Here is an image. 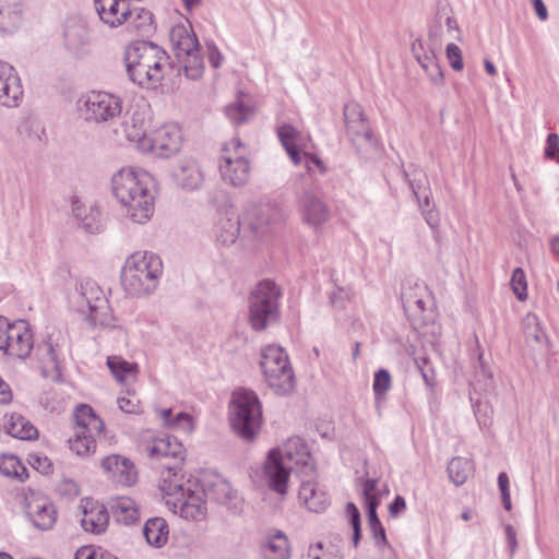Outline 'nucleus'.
I'll return each instance as SVG.
<instances>
[{
  "label": "nucleus",
  "instance_id": "1",
  "mask_svg": "<svg viewBox=\"0 0 559 559\" xmlns=\"http://www.w3.org/2000/svg\"><path fill=\"white\" fill-rule=\"evenodd\" d=\"M292 471L300 477L316 474L313 457L306 442L299 437H292L282 448L269 452L264 463L267 487L281 496L286 495Z\"/></svg>",
  "mask_w": 559,
  "mask_h": 559
},
{
  "label": "nucleus",
  "instance_id": "2",
  "mask_svg": "<svg viewBox=\"0 0 559 559\" xmlns=\"http://www.w3.org/2000/svg\"><path fill=\"white\" fill-rule=\"evenodd\" d=\"M111 190L134 223L150 221L154 213L153 178L150 174L132 167L121 168L111 178Z\"/></svg>",
  "mask_w": 559,
  "mask_h": 559
},
{
  "label": "nucleus",
  "instance_id": "3",
  "mask_svg": "<svg viewBox=\"0 0 559 559\" xmlns=\"http://www.w3.org/2000/svg\"><path fill=\"white\" fill-rule=\"evenodd\" d=\"M129 79L140 86H156L164 79L168 56L151 41H134L124 52Z\"/></svg>",
  "mask_w": 559,
  "mask_h": 559
},
{
  "label": "nucleus",
  "instance_id": "4",
  "mask_svg": "<svg viewBox=\"0 0 559 559\" xmlns=\"http://www.w3.org/2000/svg\"><path fill=\"white\" fill-rule=\"evenodd\" d=\"M163 263L158 255L138 251L129 255L121 270V284L131 296H147L158 286Z\"/></svg>",
  "mask_w": 559,
  "mask_h": 559
},
{
  "label": "nucleus",
  "instance_id": "5",
  "mask_svg": "<svg viewBox=\"0 0 559 559\" xmlns=\"http://www.w3.org/2000/svg\"><path fill=\"white\" fill-rule=\"evenodd\" d=\"M159 488L165 496L171 498L168 503L179 509L180 516L197 522L206 518L207 499L197 480L188 479L187 483H182L181 477L176 479L164 477Z\"/></svg>",
  "mask_w": 559,
  "mask_h": 559
},
{
  "label": "nucleus",
  "instance_id": "6",
  "mask_svg": "<svg viewBox=\"0 0 559 559\" xmlns=\"http://www.w3.org/2000/svg\"><path fill=\"white\" fill-rule=\"evenodd\" d=\"M282 292L271 280L255 284L248 297V321L254 331H263L280 320Z\"/></svg>",
  "mask_w": 559,
  "mask_h": 559
},
{
  "label": "nucleus",
  "instance_id": "7",
  "mask_svg": "<svg viewBox=\"0 0 559 559\" xmlns=\"http://www.w3.org/2000/svg\"><path fill=\"white\" fill-rule=\"evenodd\" d=\"M175 57L181 64L186 76L199 80L204 72V62L200 52L199 40L191 25L177 24L169 33Z\"/></svg>",
  "mask_w": 559,
  "mask_h": 559
},
{
  "label": "nucleus",
  "instance_id": "8",
  "mask_svg": "<svg viewBox=\"0 0 559 559\" xmlns=\"http://www.w3.org/2000/svg\"><path fill=\"white\" fill-rule=\"evenodd\" d=\"M262 423V409L257 394L249 390H239L233 395L230 425L234 431L245 440H252Z\"/></svg>",
  "mask_w": 559,
  "mask_h": 559
},
{
  "label": "nucleus",
  "instance_id": "9",
  "mask_svg": "<svg viewBox=\"0 0 559 559\" xmlns=\"http://www.w3.org/2000/svg\"><path fill=\"white\" fill-rule=\"evenodd\" d=\"M260 366L269 386L276 394L286 395L294 390V372L283 347L267 345L263 348Z\"/></svg>",
  "mask_w": 559,
  "mask_h": 559
},
{
  "label": "nucleus",
  "instance_id": "10",
  "mask_svg": "<svg viewBox=\"0 0 559 559\" xmlns=\"http://www.w3.org/2000/svg\"><path fill=\"white\" fill-rule=\"evenodd\" d=\"M76 307L91 325L115 326V317L108 299L96 282L86 280L80 284Z\"/></svg>",
  "mask_w": 559,
  "mask_h": 559
},
{
  "label": "nucleus",
  "instance_id": "11",
  "mask_svg": "<svg viewBox=\"0 0 559 559\" xmlns=\"http://www.w3.org/2000/svg\"><path fill=\"white\" fill-rule=\"evenodd\" d=\"M73 421L74 433L69 439V447L80 456L90 455L95 451L96 439L104 430V421L86 404H81L75 408Z\"/></svg>",
  "mask_w": 559,
  "mask_h": 559
},
{
  "label": "nucleus",
  "instance_id": "12",
  "mask_svg": "<svg viewBox=\"0 0 559 559\" xmlns=\"http://www.w3.org/2000/svg\"><path fill=\"white\" fill-rule=\"evenodd\" d=\"M346 135L357 154L367 158L378 148V140L373 134L359 104L350 102L344 106Z\"/></svg>",
  "mask_w": 559,
  "mask_h": 559
},
{
  "label": "nucleus",
  "instance_id": "13",
  "mask_svg": "<svg viewBox=\"0 0 559 559\" xmlns=\"http://www.w3.org/2000/svg\"><path fill=\"white\" fill-rule=\"evenodd\" d=\"M218 168L222 179L233 187H242L249 181L250 163L247 148L239 139L224 144Z\"/></svg>",
  "mask_w": 559,
  "mask_h": 559
},
{
  "label": "nucleus",
  "instance_id": "14",
  "mask_svg": "<svg viewBox=\"0 0 559 559\" xmlns=\"http://www.w3.org/2000/svg\"><path fill=\"white\" fill-rule=\"evenodd\" d=\"M147 456L152 460L160 462L162 478H178V472L181 469L185 459V449L177 438L166 436L156 438L147 445Z\"/></svg>",
  "mask_w": 559,
  "mask_h": 559
},
{
  "label": "nucleus",
  "instance_id": "15",
  "mask_svg": "<svg viewBox=\"0 0 559 559\" xmlns=\"http://www.w3.org/2000/svg\"><path fill=\"white\" fill-rule=\"evenodd\" d=\"M79 110L85 120L106 122L121 114L122 102L114 94L92 91L79 99Z\"/></svg>",
  "mask_w": 559,
  "mask_h": 559
},
{
  "label": "nucleus",
  "instance_id": "16",
  "mask_svg": "<svg viewBox=\"0 0 559 559\" xmlns=\"http://www.w3.org/2000/svg\"><path fill=\"white\" fill-rule=\"evenodd\" d=\"M428 39L431 51H440L445 40H460L461 29L447 0H439L436 12L428 23Z\"/></svg>",
  "mask_w": 559,
  "mask_h": 559
},
{
  "label": "nucleus",
  "instance_id": "17",
  "mask_svg": "<svg viewBox=\"0 0 559 559\" xmlns=\"http://www.w3.org/2000/svg\"><path fill=\"white\" fill-rule=\"evenodd\" d=\"M183 142L179 124L170 122L155 129L148 140L142 142V152L168 158L178 153Z\"/></svg>",
  "mask_w": 559,
  "mask_h": 559
},
{
  "label": "nucleus",
  "instance_id": "18",
  "mask_svg": "<svg viewBox=\"0 0 559 559\" xmlns=\"http://www.w3.org/2000/svg\"><path fill=\"white\" fill-rule=\"evenodd\" d=\"M91 34L87 22L81 16H69L63 23L62 44L74 58H82L90 52Z\"/></svg>",
  "mask_w": 559,
  "mask_h": 559
},
{
  "label": "nucleus",
  "instance_id": "19",
  "mask_svg": "<svg viewBox=\"0 0 559 559\" xmlns=\"http://www.w3.org/2000/svg\"><path fill=\"white\" fill-rule=\"evenodd\" d=\"M5 344L1 347L8 355L25 359L34 347L33 334L24 320L15 321L9 328Z\"/></svg>",
  "mask_w": 559,
  "mask_h": 559
},
{
  "label": "nucleus",
  "instance_id": "20",
  "mask_svg": "<svg viewBox=\"0 0 559 559\" xmlns=\"http://www.w3.org/2000/svg\"><path fill=\"white\" fill-rule=\"evenodd\" d=\"M298 211L305 224L318 228L330 218V209L325 202L310 190H305L298 198Z\"/></svg>",
  "mask_w": 559,
  "mask_h": 559
},
{
  "label": "nucleus",
  "instance_id": "21",
  "mask_svg": "<svg viewBox=\"0 0 559 559\" xmlns=\"http://www.w3.org/2000/svg\"><path fill=\"white\" fill-rule=\"evenodd\" d=\"M150 122V112L146 105H136L129 110L121 123L122 132L130 142H134L136 147L142 151V142L148 140L146 134Z\"/></svg>",
  "mask_w": 559,
  "mask_h": 559
},
{
  "label": "nucleus",
  "instance_id": "22",
  "mask_svg": "<svg viewBox=\"0 0 559 559\" xmlns=\"http://www.w3.org/2000/svg\"><path fill=\"white\" fill-rule=\"evenodd\" d=\"M22 98L23 87L17 72L11 64L0 60V105L15 108Z\"/></svg>",
  "mask_w": 559,
  "mask_h": 559
},
{
  "label": "nucleus",
  "instance_id": "23",
  "mask_svg": "<svg viewBox=\"0 0 559 559\" xmlns=\"http://www.w3.org/2000/svg\"><path fill=\"white\" fill-rule=\"evenodd\" d=\"M102 467L112 481L129 487L135 484L138 472L134 464L127 457L117 454L108 455L102 461Z\"/></svg>",
  "mask_w": 559,
  "mask_h": 559
},
{
  "label": "nucleus",
  "instance_id": "24",
  "mask_svg": "<svg viewBox=\"0 0 559 559\" xmlns=\"http://www.w3.org/2000/svg\"><path fill=\"white\" fill-rule=\"evenodd\" d=\"M316 474L302 476L298 492L299 500L311 512H322L329 506V497L321 485L314 481Z\"/></svg>",
  "mask_w": 559,
  "mask_h": 559
},
{
  "label": "nucleus",
  "instance_id": "25",
  "mask_svg": "<svg viewBox=\"0 0 559 559\" xmlns=\"http://www.w3.org/2000/svg\"><path fill=\"white\" fill-rule=\"evenodd\" d=\"M173 174L177 185L189 191L198 190L204 183L203 171L192 158L180 159Z\"/></svg>",
  "mask_w": 559,
  "mask_h": 559
},
{
  "label": "nucleus",
  "instance_id": "26",
  "mask_svg": "<svg viewBox=\"0 0 559 559\" xmlns=\"http://www.w3.org/2000/svg\"><path fill=\"white\" fill-rule=\"evenodd\" d=\"M200 486L204 490L206 499L214 500L228 508L238 507L240 498L226 479L216 476L212 480L200 484Z\"/></svg>",
  "mask_w": 559,
  "mask_h": 559
},
{
  "label": "nucleus",
  "instance_id": "27",
  "mask_svg": "<svg viewBox=\"0 0 559 559\" xmlns=\"http://www.w3.org/2000/svg\"><path fill=\"white\" fill-rule=\"evenodd\" d=\"M94 5L103 23L112 28L124 24L130 14L126 0H94Z\"/></svg>",
  "mask_w": 559,
  "mask_h": 559
},
{
  "label": "nucleus",
  "instance_id": "28",
  "mask_svg": "<svg viewBox=\"0 0 559 559\" xmlns=\"http://www.w3.org/2000/svg\"><path fill=\"white\" fill-rule=\"evenodd\" d=\"M81 525L84 531L94 534L105 532L109 522V515L105 506L87 500L81 506Z\"/></svg>",
  "mask_w": 559,
  "mask_h": 559
},
{
  "label": "nucleus",
  "instance_id": "29",
  "mask_svg": "<svg viewBox=\"0 0 559 559\" xmlns=\"http://www.w3.org/2000/svg\"><path fill=\"white\" fill-rule=\"evenodd\" d=\"M239 231L240 221L234 210L226 211L225 215L214 225L216 240L223 246L233 245L237 240Z\"/></svg>",
  "mask_w": 559,
  "mask_h": 559
},
{
  "label": "nucleus",
  "instance_id": "30",
  "mask_svg": "<svg viewBox=\"0 0 559 559\" xmlns=\"http://www.w3.org/2000/svg\"><path fill=\"white\" fill-rule=\"evenodd\" d=\"M277 135L292 162L297 163L299 153L307 150V139L292 124L281 126Z\"/></svg>",
  "mask_w": 559,
  "mask_h": 559
},
{
  "label": "nucleus",
  "instance_id": "31",
  "mask_svg": "<svg viewBox=\"0 0 559 559\" xmlns=\"http://www.w3.org/2000/svg\"><path fill=\"white\" fill-rule=\"evenodd\" d=\"M4 429L10 436L21 440H34L38 436L36 427L17 413L4 416Z\"/></svg>",
  "mask_w": 559,
  "mask_h": 559
},
{
  "label": "nucleus",
  "instance_id": "32",
  "mask_svg": "<svg viewBox=\"0 0 559 559\" xmlns=\"http://www.w3.org/2000/svg\"><path fill=\"white\" fill-rule=\"evenodd\" d=\"M73 215L81 222V226L91 234L100 231L102 218L100 211L97 206H86L80 201H75L72 204Z\"/></svg>",
  "mask_w": 559,
  "mask_h": 559
},
{
  "label": "nucleus",
  "instance_id": "33",
  "mask_svg": "<svg viewBox=\"0 0 559 559\" xmlns=\"http://www.w3.org/2000/svg\"><path fill=\"white\" fill-rule=\"evenodd\" d=\"M21 0H0V32L11 33L22 20Z\"/></svg>",
  "mask_w": 559,
  "mask_h": 559
},
{
  "label": "nucleus",
  "instance_id": "34",
  "mask_svg": "<svg viewBox=\"0 0 559 559\" xmlns=\"http://www.w3.org/2000/svg\"><path fill=\"white\" fill-rule=\"evenodd\" d=\"M110 510L117 522L130 525L139 520L138 504L129 497H119L111 502Z\"/></svg>",
  "mask_w": 559,
  "mask_h": 559
},
{
  "label": "nucleus",
  "instance_id": "35",
  "mask_svg": "<svg viewBox=\"0 0 559 559\" xmlns=\"http://www.w3.org/2000/svg\"><path fill=\"white\" fill-rule=\"evenodd\" d=\"M285 218L283 210L276 205L265 204L258 209L255 218L250 226L255 231H264V226L278 223Z\"/></svg>",
  "mask_w": 559,
  "mask_h": 559
},
{
  "label": "nucleus",
  "instance_id": "36",
  "mask_svg": "<svg viewBox=\"0 0 559 559\" xmlns=\"http://www.w3.org/2000/svg\"><path fill=\"white\" fill-rule=\"evenodd\" d=\"M143 534L150 545L162 547L168 539V525L162 518L150 519L145 522Z\"/></svg>",
  "mask_w": 559,
  "mask_h": 559
},
{
  "label": "nucleus",
  "instance_id": "37",
  "mask_svg": "<svg viewBox=\"0 0 559 559\" xmlns=\"http://www.w3.org/2000/svg\"><path fill=\"white\" fill-rule=\"evenodd\" d=\"M131 32L139 35H148L153 32V14L145 9L130 10V14L124 22Z\"/></svg>",
  "mask_w": 559,
  "mask_h": 559
},
{
  "label": "nucleus",
  "instance_id": "38",
  "mask_svg": "<svg viewBox=\"0 0 559 559\" xmlns=\"http://www.w3.org/2000/svg\"><path fill=\"white\" fill-rule=\"evenodd\" d=\"M377 481L374 479H367L362 485V496L365 507L367 509L369 527L377 526L381 521L377 514V508L380 499L376 495Z\"/></svg>",
  "mask_w": 559,
  "mask_h": 559
},
{
  "label": "nucleus",
  "instance_id": "39",
  "mask_svg": "<svg viewBox=\"0 0 559 559\" xmlns=\"http://www.w3.org/2000/svg\"><path fill=\"white\" fill-rule=\"evenodd\" d=\"M263 555L265 559H289L287 537L282 532L272 535L264 545Z\"/></svg>",
  "mask_w": 559,
  "mask_h": 559
},
{
  "label": "nucleus",
  "instance_id": "40",
  "mask_svg": "<svg viewBox=\"0 0 559 559\" xmlns=\"http://www.w3.org/2000/svg\"><path fill=\"white\" fill-rule=\"evenodd\" d=\"M523 331L528 345L543 346L547 344L546 334L542 330L536 314L527 313L523 318Z\"/></svg>",
  "mask_w": 559,
  "mask_h": 559
},
{
  "label": "nucleus",
  "instance_id": "41",
  "mask_svg": "<svg viewBox=\"0 0 559 559\" xmlns=\"http://www.w3.org/2000/svg\"><path fill=\"white\" fill-rule=\"evenodd\" d=\"M472 472L473 463L465 457H453L448 464L449 478L455 486L463 485Z\"/></svg>",
  "mask_w": 559,
  "mask_h": 559
},
{
  "label": "nucleus",
  "instance_id": "42",
  "mask_svg": "<svg viewBox=\"0 0 559 559\" xmlns=\"http://www.w3.org/2000/svg\"><path fill=\"white\" fill-rule=\"evenodd\" d=\"M56 515L57 512L53 504L47 502L37 503L32 513V522L37 528L46 531L55 524Z\"/></svg>",
  "mask_w": 559,
  "mask_h": 559
},
{
  "label": "nucleus",
  "instance_id": "43",
  "mask_svg": "<svg viewBox=\"0 0 559 559\" xmlns=\"http://www.w3.org/2000/svg\"><path fill=\"white\" fill-rule=\"evenodd\" d=\"M36 356L41 362L43 372L59 370V358L56 347L49 341L38 344L35 349Z\"/></svg>",
  "mask_w": 559,
  "mask_h": 559
},
{
  "label": "nucleus",
  "instance_id": "44",
  "mask_svg": "<svg viewBox=\"0 0 559 559\" xmlns=\"http://www.w3.org/2000/svg\"><path fill=\"white\" fill-rule=\"evenodd\" d=\"M0 473L7 477L14 478L23 483L27 477V468L15 455H3L0 459Z\"/></svg>",
  "mask_w": 559,
  "mask_h": 559
},
{
  "label": "nucleus",
  "instance_id": "45",
  "mask_svg": "<svg viewBox=\"0 0 559 559\" xmlns=\"http://www.w3.org/2000/svg\"><path fill=\"white\" fill-rule=\"evenodd\" d=\"M107 366L119 382H123L128 377H135L138 372L136 364L129 362L120 356H109Z\"/></svg>",
  "mask_w": 559,
  "mask_h": 559
},
{
  "label": "nucleus",
  "instance_id": "46",
  "mask_svg": "<svg viewBox=\"0 0 559 559\" xmlns=\"http://www.w3.org/2000/svg\"><path fill=\"white\" fill-rule=\"evenodd\" d=\"M425 287L416 285L414 289L402 292V302L406 311L424 312L426 310V301L418 292H425Z\"/></svg>",
  "mask_w": 559,
  "mask_h": 559
},
{
  "label": "nucleus",
  "instance_id": "47",
  "mask_svg": "<svg viewBox=\"0 0 559 559\" xmlns=\"http://www.w3.org/2000/svg\"><path fill=\"white\" fill-rule=\"evenodd\" d=\"M225 114L234 124H242L253 115V110L251 107L245 105L241 99H237L226 106Z\"/></svg>",
  "mask_w": 559,
  "mask_h": 559
},
{
  "label": "nucleus",
  "instance_id": "48",
  "mask_svg": "<svg viewBox=\"0 0 559 559\" xmlns=\"http://www.w3.org/2000/svg\"><path fill=\"white\" fill-rule=\"evenodd\" d=\"M297 159L298 162L294 163V165L305 167L310 175H323L326 173V167L322 159H320L316 154L307 152V150L299 153Z\"/></svg>",
  "mask_w": 559,
  "mask_h": 559
},
{
  "label": "nucleus",
  "instance_id": "49",
  "mask_svg": "<svg viewBox=\"0 0 559 559\" xmlns=\"http://www.w3.org/2000/svg\"><path fill=\"white\" fill-rule=\"evenodd\" d=\"M511 286L514 295L521 301L526 300L527 298V283L525 273L521 267H518L513 271L511 277Z\"/></svg>",
  "mask_w": 559,
  "mask_h": 559
},
{
  "label": "nucleus",
  "instance_id": "50",
  "mask_svg": "<svg viewBox=\"0 0 559 559\" xmlns=\"http://www.w3.org/2000/svg\"><path fill=\"white\" fill-rule=\"evenodd\" d=\"M391 386V376L388 370L380 369L374 373L373 393L377 400L381 399Z\"/></svg>",
  "mask_w": 559,
  "mask_h": 559
},
{
  "label": "nucleus",
  "instance_id": "51",
  "mask_svg": "<svg viewBox=\"0 0 559 559\" xmlns=\"http://www.w3.org/2000/svg\"><path fill=\"white\" fill-rule=\"evenodd\" d=\"M412 52H413L414 57L416 58V60L418 61V63L421 67L426 62H428V60L436 59L437 58V53L439 51H431V43L430 41L428 43V47L425 48L423 40L421 39H416L412 44Z\"/></svg>",
  "mask_w": 559,
  "mask_h": 559
},
{
  "label": "nucleus",
  "instance_id": "52",
  "mask_svg": "<svg viewBox=\"0 0 559 559\" xmlns=\"http://www.w3.org/2000/svg\"><path fill=\"white\" fill-rule=\"evenodd\" d=\"M421 68L427 73L431 83L437 86L443 84V72L436 59L428 60Z\"/></svg>",
  "mask_w": 559,
  "mask_h": 559
},
{
  "label": "nucleus",
  "instance_id": "53",
  "mask_svg": "<svg viewBox=\"0 0 559 559\" xmlns=\"http://www.w3.org/2000/svg\"><path fill=\"white\" fill-rule=\"evenodd\" d=\"M445 56L450 66L455 71H461L464 67L462 51L459 46L453 43H449L445 49Z\"/></svg>",
  "mask_w": 559,
  "mask_h": 559
},
{
  "label": "nucleus",
  "instance_id": "54",
  "mask_svg": "<svg viewBox=\"0 0 559 559\" xmlns=\"http://www.w3.org/2000/svg\"><path fill=\"white\" fill-rule=\"evenodd\" d=\"M170 429L180 430L186 433L192 432L194 425L191 415L185 412L178 413L173 420V426Z\"/></svg>",
  "mask_w": 559,
  "mask_h": 559
},
{
  "label": "nucleus",
  "instance_id": "55",
  "mask_svg": "<svg viewBox=\"0 0 559 559\" xmlns=\"http://www.w3.org/2000/svg\"><path fill=\"white\" fill-rule=\"evenodd\" d=\"M29 463L36 471L41 474H48L51 471V463L47 456L39 454H32L29 456Z\"/></svg>",
  "mask_w": 559,
  "mask_h": 559
},
{
  "label": "nucleus",
  "instance_id": "56",
  "mask_svg": "<svg viewBox=\"0 0 559 559\" xmlns=\"http://www.w3.org/2000/svg\"><path fill=\"white\" fill-rule=\"evenodd\" d=\"M349 299V292L343 287H337L330 294V301L335 308H343Z\"/></svg>",
  "mask_w": 559,
  "mask_h": 559
},
{
  "label": "nucleus",
  "instance_id": "57",
  "mask_svg": "<svg viewBox=\"0 0 559 559\" xmlns=\"http://www.w3.org/2000/svg\"><path fill=\"white\" fill-rule=\"evenodd\" d=\"M559 154V136L556 133H549L546 141L545 156L554 159Z\"/></svg>",
  "mask_w": 559,
  "mask_h": 559
},
{
  "label": "nucleus",
  "instance_id": "58",
  "mask_svg": "<svg viewBox=\"0 0 559 559\" xmlns=\"http://www.w3.org/2000/svg\"><path fill=\"white\" fill-rule=\"evenodd\" d=\"M119 408L128 414H134L139 411V401L133 397L119 396L117 399Z\"/></svg>",
  "mask_w": 559,
  "mask_h": 559
},
{
  "label": "nucleus",
  "instance_id": "59",
  "mask_svg": "<svg viewBox=\"0 0 559 559\" xmlns=\"http://www.w3.org/2000/svg\"><path fill=\"white\" fill-rule=\"evenodd\" d=\"M504 533H506V539H507L510 557H513L519 547L518 539H516V532L512 525L507 524L504 526Z\"/></svg>",
  "mask_w": 559,
  "mask_h": 559
},
{
  "label": "nucleus",
  "instance_id": "60",
  "mask_svg": "<svg viewBox=\"0 0 559 559\" xmlns=\"http://www.w3.org/2000/svg\"><path fill=\"white\" fill-rule=\"evenodd\" d=\"M103 551L100 548L95 549L93 546H84L75 552L74 559H100L99 555Z\"/></svg>",
  "mask_w": 559,
  "mask_h": 559
},
{
  "label": "nucleus",
  "instance_id": "61",
  "mask_svg": "<svg viewBox=\"0 0 559 559\" xmlns=\"http://www.w3.org/2000/svg\"><path fill=\"white\" fill-rule=\"evenodd\" d=\"M370 530L372 532L374 543L378 547H382L388 544L385 530L381 523H379L377 526L374 525L370 527Z\"/></svg>",
  "mask_w": 559,
  "mask_h": 559
},
{
  "label": "nucleus",
  "instance_id": "62",
  "mask_svg": "<svg viewBox=\"0 0 559 559\" xmlns=\"http://www.w3.org/2000/svg\"><path fill=\"white\" fill-rule=\"evenodd\" d=\"M406 509L405 499L402 496H396L389 506L391 516L395 518Z\"/></svg>",
  "mask_w": 559,
  "mask_h": 559
},
{
  "label": "nucleus",
  "instance_id": "63",
  "mask_svg": "<svg viewBox=\"0 0 559 559\" xmlns=\"http://www.w3.org/2000/svg\"><path fill=\"white\" fill-rule=\"evenodd\" d=\"M223 55L214 45H209V61L213 68H219L223 62Z\"/></svg>",
  "mask_w": 559,
  "mask_h": 559
},
{
  "label": "nucleus",
  "instance_id": "64",
  "mask_svg": "<svg viewBox=\"0 0 559 559\" xmlns=\"http://www.w3.org/2000/svg\"><path fill=\"white\" fill-rule=\"evenodd\" d=\"M346 511L349 515V521L353 527L360 526V513L353 502H348Z\"/></svg>",
  "mask_w": 559,
  "mask_h": 559
}]
</instances>
